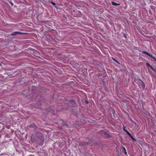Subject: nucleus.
Here are the masks:
<instances>
[{"instance_id": "f257e3e1", "label": "nucleus", "mask_w": 156, "mask_h": 156, "mask_svg": "<svg viewBox=\"0 0 156 156\" xmlns=\"http://www.w3.org/2000/svg\"><path fill=\"white\" fill-rule=\"evenodd\" d=\"M101 134L102 135L106 138H108L109 137L108 136V134L107 132L105 131H102Z\"/></svg>"}, {"instance_id": "f03ea898", "label": "nucleus", "mask_w": 156, "mask_h": 156, "mask_svg": "<svg viewBox=\"0 0 156 156\" xmlns=\"http://www.w3.org/2000/svg\"><path fill=\"white\" fill-rule=\"evenodd\" d=\"M140 83L141 84V85H140V87H142L143 89H144L145 87V84L141 80H140Z\"/></svg>"}, {"instance_id": "7ed1b4c3", "label": "nucleus", "mask_w": 156, "mask_h": 156, "mask_svg": "<svg viewBox=\"0 0 156 156\" xmlns=\"http://www.w3.org/2000/svg\"><path fill=\"white\" fill-rule=\"evenodd\" d=\"M143 53L144 54H146L147 55H148V56H150L153 58H154L153 56H152L151 55H150L149 53H148L146 51H143Z\"/></svg>"}, {"instance_id": "20e7f679", "label": "nucleus", "mask_w": 156, "mask_h": 156, "mask_svg": "<svg viewBox=\"0 0 156 156\" xmlns=\"http://www.w3.org/2000/svg\"><path fill=\"white\" fill-rule=\"evenodd\" d=\"M112 4L113 5H120V4L117 3L116 2H112Z\"/></svg>"}, {"instance_id": "39448f33", "label": "nucleus", "mask_w": 156, "mask_h": 156, "mask_svg": "<svg viewBox=\"0 0 156 156\" xmlns=\"http://www.w3.org/2000/svg\"><path fill=\"white\" fill-rule=\"evenodd\" d=\"M17 35L16 32H14L12 33L11 34V35L12 36H15Z\"/></svg>"}, {"instance_id": "423d86ee", "label": "nucleus", "mask_w": 156, "mask_h": 156, "mask_svg": "<svg viewBox=\"0 0 156 156\" xmlns=\"http://www.w3.org/2000/svg\"><path fill=\"white\" fill-rule=\"evenodd\" d=\"M16 33L17 35V34H24L23 33H22V32H18V31H16Z\"/></svg>"}, {"instance_id": "0eeeda50", "label": "nucleus", "mask_w": 156, "mask_h": 156, "mask_svg": "<svg viewBox=\"0 0 156 156\" xmlns=\"http://www.w3.org/2000/svg\"><path fill=\"white\" fill-rule=\"evenodd\" d=\"M124 131H125V132H126V133H127V134H128V135H129V136H130V135H131L130 134L128 131L124 129Z\"/></svg>"}, {"instance_id": "6e6552de", "label": "nucleus", "mask_w": 156, "mask_h": 156, "mask_svg": "<svg viewBox=\"0 0 156 156\" xmlns=\"http://www.w3.org/2000/svg\"><path fill=\"white\" fill-rule=\"evenodd\" d=\"M34 125L33 124H31V125H30V127H34Z\"/></svg>"}, {"instance_id": "1a4fd4ad", "label": "nucleus", "mask_w": 156, "mask_h": 156, "mask_svg": "<svg viewBox=\"0 0 156 156\" xmlns=\"http://www.w3.org/2000/svg\"><path fill=\"white\" fill-rule=\"evenodd\" d=\"M129 136L132 138V140H133L135 141V140L134 139V138L132 137V136L130 135V136Z\"/></svg>"}, {"instance_id": "9d476101", "label": "nucleus", "mask_w": 156, "mask_h": 156, "mask_svg": "<svg viewBox=\"0 0 156 156\" xmlns=\"http://www.w3.org/2000/svg\"><path fill=\"white\" fill-rule=\"evenodd\" d=\"M33 138H34V136L33 135H32V136H31V140L32 141H34V140H33Z\"/></svg>"}, {"instance_id": "9b49d317", "label": "nucleus", "mask_w": 156, "mask_h": 156, "mask_svg": "<svg viewBox=\"0 0 156 156\" xmlns=\"http://www.w3.org/2000/svg\"><path fill=\"white\" fill-rule=\"evenodd\" d=\"M51 3L52 5H55V4L54 2H51Z\"/></svg>"}, {"instance_id": "f8f14e48", "label": "nucleus", "mask_w": 156, "mask_h": 156, "mask_svg": "<svg viewBox=\"0 0 156 156\" xmlns=\"http://www.w3.org/2000/svg\"><path fill=\"white\" fill-rule=\"evenodd\" d=\"M125 151V154H127V152L126 151V150H125V151Z\"/></svg>"}, {"instance_id": "ddd939ff", "label": "nucleus", "mask_w": 156, "mask_h": 156, "mask_svg": "<svg viewBox=\"0 0 156 156\" xmlns=\"http://www.w3.org/2000/svg\"><path fill=\"white\" fill-rule=\"evenodd\" d=\"M147 66H150V64L149 63H147Z\"/></svg>"}, {"instance_id": "4468645a", "label": "nucleus", "mask_w": 156, "mask_h": 156, "mask_svg": "<svg viewBox=\"0 0 156 156\" xmlns=\"http://www.w3.org/2000/svg\"><path fill=\"white\" fill-rule=\"evenodd\" d=\"M10 4H11L12 5H13V3L12 2H10Z\"/></svg>"}, {"instance_id": "2eb2a0df", "label": "nucleus", "mask_w": 156, "mask_h": 156, "mask_svg": "<svg viewBox=\"0 0 156 156\" xmlns=\"http://www.w3.org/2000/svg\"><path fill=\"white\" fill-rule=\"evenodd\" d=\"M123 149L124 150V151H125V150H126V149L125 148V147H123Z\"/></svg>"}, {"instance_id": "dca6fc26", "label": "nucleus", "mask_w": 156, "mask_h": 156, "mask_svg": "<svg viewBox=\"0 0 156 156\" xmlns=\"http://www.w3.org/2000/svg\"><path fill=\"white\" fill-rule=\"evenodd\" d=\"M151 69H153V68L152 67H151Z\"/></svg>"}, {"instance_id": "f3484780", "label": "nucleus", "mask_w": 156, "mask_h": 156, "mask_svg": "<svg viewBox=\"0 0 156 156\" xmlns=\"http://www.w3.org/2000/svg\"><path fill=\"white\" fill-rule=\"evenodd\" d=\"M155 133H156V131H155Z\"/></svg>"}, {"instance_id": "a211bd4d", "label": "nucleus", "mask_w": 156, "mask_h": 156, "mask_svg": "<svg viewBox=\"0 0 156 156\" xmlns=\"http://www.w3.org/2000/svg\"><path fill=\"white\" fill-rule=\"evenodd\" d=\"M1 65V64L0 63V66Z\"/></svg>"}]
</instances>
